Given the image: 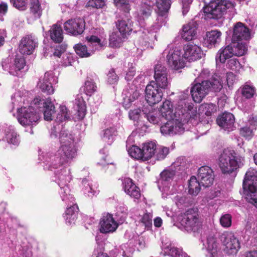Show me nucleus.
Here are the masks:
<instances>
[{
  "instance_id": "f257e3e1",
  "label": "nucleus",
  "mask_w": 257,
  "mask_h": 257,
  "mask_svg": "<svg viewBox=\"0 0 257 257\" xmlns=\"http://www.w3.org/2000/svg\"><path fill=\"white\" fill-rule=\"evenodd\" d=\"M173 112L172 103L169 100H165L160 109L162 118L167 121L160 127L161 133L165 135H174L182 133L185 130V123L197 117L196 109L186 104L181 100Z\"/></svg>"
},
{
  "instance_id": "f03ea898",
  "label": "nucleus",
  "mask_w": 257,
  "mask_h": 257,
  "mask_svg": "<svg viewBox=\"0 0 257 257\" xmlns=\"http://www.w3.org/2000/svg\"><path fill=\"white\" fill-rule=\"evenodd\" d=\"M59 139L61 146L51 159L49 169H56L69 164L77 156V149L72 135L68 134L67 131H62Z\"/></svg>"
},
{
  "instance_id": "7ed1b4c3",
  "label": "nucleus",
  "mask_w": 257,
  "mask_h": 257,
  "mask_svg": "<svg viewBox=\"0 0 257 257\" xmlns=\"http://www.w3.org/2000/svg\"><path fill=\"white\" fill-rule=\"evenodd\" d=\"M222 87L220 76L215 74L208 80L202 81L197 83L192 87L190 92L194 101L200 103L209 91H220Z\"/></svg>"
},
{
  "instance_id": "20e7f679",
  "label": "nucleus",
  "mask_w": 257,
  "mask_h": 257,
  "mask_svg": "<svg viewBox=\"0 0 257 257\" xmlns=\"http://www.w3.org/2000/svg\"><path fill=\"white\" fill-rule=\"evenodd\" d=\"M218 165L223 174H230L243 166L244 158L237 156L234 151L225 149L218 157Z\"/></svg>"
},
{
  "instance_id": "39448f33",
  "label": "nucleus",
  "mask_w": 257,
  "mask_h": 257,
  "mask_svg": "<svg viewBox=\"0 0 257 257\" xmlns=\"http://www.w3.org/2000/svg\"><path fill=\"white\" fill-rule=\"evenodd\" d=\"M233 7V4L227 0H211L204 7V12L208 19H218L226 13L228 9Z\"/></svg>"
},
{
  "instance_id": "423d86ee",
  "label": "nucleus",
  "mask_w": 257,
  "mask_h": 257,
  "mask_svg": "<svg viewBox=\"0 0 257 257\" xmlns=\"http://www.w3.org/2000/svg\"><path fill=\"white\" fill-rule=\"evenodd\" d=\"M87 39L89 43V47H92V50L90 48L88 50L85 45H83L81 44H77L74 46V49L77 54L82 58L90 56L95 50L103 47L107 43L105 39L102 40L95 36L87 37Z\"/></svg>"
},
{
  "instance_id": "0eeeda50",
  "label": "nucleus",
  "mask_w": 257,
  "mask_h": 257,
  "mask_svg": "<svg viewBox=\"0 0 257 257\" xmlns=\"http://www.w3.org/2000/svg\"><path fill=\"white\" fill-rule=\"evenodd\" d=\"M17 109L18 120L23 126L32 127L38 123L40 116L34 106L17 107Z\"/></svg>"
},
{
  "instance_id": "6e6552de",
  "label": "nucleus",
  "mask_w": 257,
  "mask_h": 257,
  "mask_svg": "<svg viewBox=\"0 0 257 257\" xmlns=\"http://www.w3.org/2000/svg\"><path fill=\"white\" fill-rule=\"evenodd\" d=\"M164 54H167V62L171 68L179 70L184 67L185 59L181 49L178 48H170L168 47L164 51Z\"/></svg>"
},
{
  "instance_id": "1a4fd4ad",
  "label": "nucleus",
  "mask_w": 257,
  "mask_h": 257,
  "mask_svg": "<svg viewBox=\"0 0 257 257\" xmlns=\"http://www.w3.org/2000/svg\"><path fill=\"white\" fill-rule=\"evenodd\" d=\"M154 78V80L150 83L151 84L164 91L169 88L170 83L168 78L167 70L162 64L158 63L155 65Z\"/></svg>"
},
{
  "instance_id": "9d476101",
  "label": "nucleus",
  "mask_w": 257,
  "mask_h": 257,
  "mask_svg": "<svg viewBox=\"0 0 257 257\" xmlns=\"http://www.w3.org/2000/svg\"><path fill=\"white\" fill-rule=\"evenodd\" d=\"M180 223L184 229L188 232L198 231L202 225L198 214L193 210H188L186 212Z\"/></svg>"
},
{
  "instance_id": "9b49d317",
  "label": "nucleus",
  "mask_w": 257,
  "mask_h": 257,
  "mask_svg": "<svg viewBox=\"0 0 257 257\" xmlns=\"http://www.w3.org/2000/svg\"><path fill=\"white\" fill-rule=\"evenodd\" d=\"M26 65L25 60L23 56H16L13 63H10L8 58L2 62V67L4 70L8 71L12 75L20 76Z\"/></svg>"
},
{
  "instance_id": "f8f14e48",
  "label": "nucleus",
  "mask_w": 257,
  "mask_h": 257,
  "mask_svg": "<svg viewBox=\"0 0 257 257\" xmlns=\"http://www.w3.org/2000/svg\"><path fill=\"white\" fill-rule=\"evenodd\" d=\"M220 240L225 246L224 251L228 254H235L240 248L239 240L232 232H224L220 236Z\"/></svg>"
},
{
  "instance_id": "ddd939ff",
  "label": "nucleus",
  "mask_w": 257,
  "mask_h": 257,
  "mask_svg": "<svg viewBox=\"0 0 257 257\" xmlns=\"http://www.w3.org/2000/svg\"><path fill=\"white\" fill-rule=\"evenodd\" d=\"M182 51L185 59L190 62L201 58L203 54L201 48L192 42L184 45Z\"/></svg>"
},
{
  "instance_id": "4468645a",
  "label": "nucleus",
  "mask_w": 257,
  "mask_h": 257,
  "mask_svg": "<svg viewBox=\"0 0 257 257\" xmlns=\"http://www.w3.org/2000/svg\"><path fill=\"white\" fill-rule=\"evenodd\" d=\"M164 91L151 83L148 84L145 90L146 101L150 105L159 103L162 100Z\"/></svg>"
},
{
  "instance_id": "2eb2a0df",
  "label": "nucleus",
  "mask_w": 257,
  "mask_h": 257,
  "mask_svg": "<svg viewBox=\"0 0 257 257\" xmlns=\"http://www.w3.org/2000/svg\"><path fill=\"white\" fill-rule=\"evenodd\" d=\"M140 90L135 86L129 89L123 90L122 93L123 97L122 104L125 109L130 108L133 105L137 104V100L140 96Z\"/></svg>"
},
{
  "instance_id": "dca6fc26",
  "label": "nucleus",
  "mask_w": 257,
  "mask_h": 257,
  "mask_svg": "<svg viewBox=\"0 0 257 257\" xmlns=\"http://www.w3.org/2000/svg\"><path fill=\"white\" fill-rule=\"evenodd\" d=\"M118 223L114 219L112 214H104L99 222V230L103 233L113 232L118 227Z\"/></svg>"
},
{
  "instance_id": "f3484780",
  "label": "nucleus",
  "mask_w": 257,
  "mask_h": 257,
  "mask_svg": "<svg viewBox=\"0 0 257 257\" xmlns=\"http://www.w3.org/2000/svg\"><path fill=\"white\" fill-rule=\"evenodd\" d=\"M85 29V22L81 18L70 20L64 23V29L73 35L81 34Z\"/></svg>"
},
{
  "instance_id": "a211bd4d",
  "label": "nucleus",
  "mask_w": 257,
  "mask_h": 257,
  "mask_svg": "<svg viewBox=\"0 0 257 257\" xmlns=\"http://www.w3.org/2000/svg\"><path fill=\"white\" fill-rule=\"evenodd\" d=\"M197 176L201 185L205 187H208L213 184L214 173L212 169L208 166L200 167L198 170Z\"/></svg>"
},
{
  "instance_id": "6ab92c4d",
  "label": "nucleus",
  "mask_w": 257,
  "mask_h": 257,
  "mask_svg": "<svg viewBox=\"0 0 257 257\" xmlns=\"http://www.w3.org/2000/svg\"><path fill=\"white\" fill-rule=\"evenodd\" d=\"M37 39L32 36H27L22 38L20 41L19 50L23 55H30L33 53L37 46Z\"/></svg>"
},
{
  "instance_id": "aec40b11",
  "label": "nucleus",
  "mask_w": 257,
  "mask_h": 257,
  "mask_svg": "<svg viewBox=\"0 0 257 257\" xmlns=\"http://www.w3.org/2000/svg\"><path fill=\"white\" fill-rule=\"evenodd\" d=\"M250 38L249 29L241 22L237 23L233 27L232 41H242Z\"/></svg>"
},
{
  "instance_id": "412c9836",
  "label": "nucleus",
  "mask_w": 257,
  "mask_h": 257,
  "mask_svg": "<svg viewBox=\"0 0 257 257\" xmlns=\"http://www.w3.org/2000/svg\"><path fill=\"white\" fill-rule=\"evenodd\" d=\"M235 118L234 115L229 112H224L218 116L216 122L221 128L228 131L233 130Z\"/></svg>"
},
{
  "instance_id": "4be33fe9",
  "label": "nucleus",
  "mask_w": 257,
  "mask_h": 257,
  "mask_svg": "<svg viewBox=\"0 0 257 257\" xmlns=\"http://www.w3.org/2000/svg\"><path fill=\"white\" fill-rule=\"evenodd\" d=\"M53 79L52 72H47L43 77L41 78L38 83V86L44 92L48 94H53L54 90L52 85Z\"/></svg>"
},
{
  "instance_id": "5701e85b",
  "label": "nucleus",
  "mask_w": 257,
  "mask_h": 257,
  "mask_svg": "<svg viewBox=\"0 0 257 257\" xmlns=\"http://www.w3.org/2000/svg\"><path fill=\"white\" fill-rule=\"evenodd\" d=\"M198 24L195 21H191L183 26L181 32V37L185 41L194 39L197 34Z\"/></svg>"
},
{
  "instance_id": "b1692460",
  "label": "nucleus",
  "mask_w": 257,
  "mask_h": 257,
  "mask_svg": "<svg viewBox=\"0 0 257 257\" xmlns=\"http://www.w3.org/2000/svg\"><path fill=\"white\" fill-rule=\"evenodd\" d=\"M257 186V171L250 168L246 172L243 182L244 190H252Z\"/></svg>"
},
{
  "instance_id": "393cba45",
  "label": "nucleus",
  "mask_w": 257,
  "mask_h": 257,
  "mask_svg": "<svg viewBox=\"0 0 257 257\" xmlns=\"http://www.w3.org/2000/svg\"><path fill=\"white\" fill-rule=\"evenodd\" d=\"M123 189L127 194L134 199H138L141 196L139 188L129 178L124 180Z\"/></svg>"
},
{
  "instance_id": "a878e982",
  "label": "nucleus",
  "mask_w": 257,
  "mask_h": 257,
  "mask_svg": "<svg viewBox=\"0 0 257 257\" xmlns=\"http://www.w3.org/2000/svg\"><path fill=\"white\" fill-rule=\"evenodd\" d=\"M204 245L210 257H215L218 250V243L214 235L210 234L208 236Z\"/></svg>"
},
{
  "instance_id": "bb28decb",
  "label": "nucleus",
  "mask_w": 257,
  "mask_h": 257,
  "mask_svg": "<svg viewBox=\"0 0 257 257\" xmlns=\"http://www.w3.org/2000/svg\"><path fill=\"white\" fill-rule=\"evenodd\" d=\"M221 33L217 30H212L206 33L204 44L207 47L211 48L218 44L221 41Z\"/></svg>"
},
{
  "instance_id": "cd10ccee",
  "label": "nucleus",
  "mask_w": 257,
  "mask_h": 257,
  "mask_svg": "<svg viewBox=\"0 0 257 257\" xmlns=\"http://www.w3.org/2000/svg\"><path fill=\"white\" fill-rule=\"evenodd\" d=\"M234 55L231 46L228 45L221 48L217 52L216 56V62L219 61L223 63L227 59H229Z\"/></svg>"
},
{
  "instance_id": "c85d7f7f",
  "label": "nucleus",
  "mask_w": 257,
  "mask_h": 257,
  "mask_svg": "<svg viewBox=\"0 0 257 257\" xmlns=\"http://www.w3.org/2000/svg\"><path fill=\"white\" fill-rule=\"evenodd\" d=\"M160 175V181L163 187V191L166 192L167 194L170 188L168 185L175 175V171L171 170H165L161 173Z\"/></svg>"
},
{
  "instance_id": "c756f323",
  "label": "nucleus",
  "mask_w": 257,
  "mask_h": 257,
  "mask_svg": "<svg viewBox=\"0 0 257 257\" xmlns=\"http://www.w3.org/2000/svg\"><path fill=\"white\" fill-rule=\"evenodd\" d=\"M44 117L46 120H52L53 115L55 114V108L54 103L50 98H48L43 102Z\"/></svg>"
},
{
  "instance_id": "7c9ffc66",
  "label": "nucleus",
  "mask_w": 257,
  "mask_h": 257,
  "mask_svg": "<svg viewBox=\"0 0 257 257\" xmlns=\"http://www.w3.org/2000/svg\"><path fill=\"white\" fill-rule=\"evenodd\" d=\"M156 148V144L154 142L149 141L145 143L142 147L143 159L148 160L154 156Z\"/></svg>"
},
{
  "instance_id": "2f4dec72",
  "label": "nucleus",
  "mask_w": 257,
  "mask_h": 257,
  "mask_svg": "<svg viewBox=\"0 0 257 257\" xmlns=\"http://www.w3.org/2000/svg\"><path fill=\"white\" fill-rule=\"evenodd\" d=\"M155 37L156 35L153 33H150L148 31L144 32L143 35L141 36L138 42V44L142 46L143 49L149 47L152 48V43L154 41Z\"/></svg>"
},
{
  "instance_id": "473e14b6",
  "label": "nucleus",
  "mask_w": 257,
  "mask_h": 257,
  "mask_svg": "<svg viewBox=\"0 0 257 257\" xmlns=\"http://www.w3.org/2000/svg\"><path fill=\"white\" fill-rule=\"evenodd\" d=\"M116 25L120 33L125 36L129 34L133 29L132 21L130 19L119 20L116 22Z\"/></svg>"
},
{
  "instance_id": "72a5a7b5",
  "label": "nucleus",
  "mask_w": 257,
  "mask_h": 257,
  "mask_svg": "<svg viewBox=\"0 0 257 257\" xmlns=\"http://www.w3.org/2000/svg\"><path fill=\"white\" fill-rule=\"evenodd\" d=\"M171 5V0H156V6L157 8V13L160 17L158 20L162 19V17L168 12Z\"/></svg>"
},
{
  "instance_id": "f704fd0d",
  "label": "nucleus",
  "mask_w": 257,
  "mask_h": 257,
  "mask_svg": "<svg viewBox=\"0 0 257 257\" xmlns=\"http://www.w3.org/2000/svg\"><path fill=\"white\" fill-rule=\"evenodd\" d=\"M5 137L9 144L17 146L19 143V136L15 132L14 127L12 125L9 126L5 130Z\"/></svg>"
},
{
  "instance_id": "c9c22d12",
  "label": "nucleus",
  "mask_w": 257,
  "mask_h": 257,
  "mask_svg": "<svg viewBox=\"0 0 257 257\" xmlns=\"http://www.w3.org/2000/svg\"><path fill=\"white\" fill-rule=\"evenodd\" d=\"M240 41H232L230 46H231L234 55L241 56L245 54L247 51V46L245 43Z\"/></svg>"
},
{
  "instance_id": "e433bc0d",
  "label": "nucleus",
  "mask_w": 257,
  "mask_h": 257,
  "mask_svg": "<svg viewBox=\"0 0 257 257\" xmlns=\"http://www.w3.org/2000/svg\"><path fill=\"white\" fill-rule=\"evenodd\" d=\"M51 39L56 43H61L63 39V31L61 27L57 25H54L49 30Z\"/></svg>"
},
{
  "instance_id": "4c0bfd02",
  "label": "nucleus",
  "mask_w": 257,
  "mask_h": 257,
  "mask_svg": "<svg viewBox=\"0 0 257 257\" xmlns=\"http://www.w3.org/2000/svg\"><path fill=\"white\" fill-rule=\"evenodd\" d=\"M200 182L195 176H192L188 182V192L193 196H196L200 191Z\"/></svg>"
},
{
  "instance_id": "58836bf2",
  "label": "nucleus",
  "mask_w": 257,
  "mask_h": 257,
  "mask_svg": "<svg viewBox=\"0 0 257 257\" xmlns=\"http://www.w3.org/2000/svg\"><path fill=\"white\" fill-rule=\"evenodd\" d=\"M152 11V8L149 5L144 4L141 6L138 14V22L142 27L144 26L143 21L151 15Z\"/></svg>"
},
{
  "instance_id": "ea45409f",
  "label": "nucleus",
  "mask_w": 257,
  "mask_h": 257,
  "mask_svg": "<svg viewBox=\"0 0 257 257\" xmlns=\"http://www.w3.org/2000/svg\"><path fill=\"white\" fill-rule=\"evenodd\" d=\"M125 36L124 35H122L119 32L112 33L109 37V46L113 48L119 47Z\"/></svg>"
},
{
  "instance_id": "a19ab883",
  "label": "nucleus",
  "mask_w": 257,
  "mask_h": 257,
  "mask_svg": "<svg viewBox=\"0 0 257 257\" xmlns=\"http://www.w3.org/2000/svg\"><path fill=\"white\" fill-rule=\"evenodd\" d=\"M30 13L35 19H39L42 14V9L39 0H30Z\"/></svg>"
},
{
  "instance_id": "79ce46f5",
  "label": "nucleus",
  "mask_w": 257,
  "mask_h": 257,
  "mask_svg": "<svg viewBox=\"0 0 257 257\" xmlns=\"http://www.w3.org/2000/svg\"><path fill=\"white\" fill-rule=\"evenodd\" d=\"M71 113L65 105H60L59 111L57 114L56 121L61 122L70 119Z\"/></svg>"
},
{
  "instance_id": "37998d69",
  "label": "nucleus",
  "mask_w": 257,
  "mask_h": 257,
  "mask_svg": "<svg viewBox=\"0 0 257 257\" xmlns=\"http://www.w3.org/2000/svg\"><path fill=\"white\" fill-rule=\"evenodd\" d=\"M58 180V185L59 186L66 185L71 180V176L69 170L63 169L56 175Z\"/></svg>"
},
{
  "instance_id": "c03bdc74",
  "label": "nucleus",
  "mask_w": 257,
  "mask_h": 257,
  "mask_svg": "<svg viewBox=\"0 0 257 257\" xmlns=\"http://www.w3.org/2000/svg\"><path fill=\"white\" fill-rule=\"evenodd\" d=\"M241 94L245 98H250L255 94V89L250 82H247L242 87Z\"/></svg>"
},
{
  "instance_id": "a18cd8bd",
  "label": "nucleus",
  "mask_w": 257,
  "mask_h": 257,
  "mask_svg": "<svg viewBox=\"0 0 257 257\" xmlns=\"http://www.w3.org/2000/svg\"><path fill=\"white\" fill-rule=\"evenodd\" d=\"M25 96H24V92L18 91L11 96L12 108L11 111L14 109L15 106L21 105V103L24 102Z\"/></svg>"
},
{
  "instance_id": "49530a36",
  "label": "nucleus",
  "mask_w": 257,
  "mask_h": 257,
  "mask_svg": "<svg viewBox=\"0 0 257 257\" xmlns=\"http://www.w3.org/2000/svg\"><path fill=\"white\" fill-rule=\"evenodd\" d=\"M116 134V130L115 127L108 128L103 131L102 139L108 144L110 145L114 140Z\"/></svg>"
},
{
  "instance_id": "de8ad7c7",
  "label": "nucleus",
  "mask_w": 257,
  "mask_h": 257,
  "mask_svg": "<svg viewBox=\"0 0 257 257\" xmlns=\"http://www.w3.org/2000/svg\"><path fill=\"white\" fill-rule=\"evenodd\" d=\"M216 111L215 105L212 103H205L200 105L199 108V112L202 114H205L206 116H211Z\"/></svg>"
},
{
  "instance_id": "09e8293b",
  "label": "nucleus",
  "mask_w": 257,
  "mask_h": 257,
  "mask_svg": "<svg viewBox=\"0 0 257 257\" xmlns=\"http://www.w3.org/2000/svg\"><path fill=\"white\" fill-rule=\"evenodd\" d=\"M74 104L76 106V109L79 113V115L81 118L85 114L86 105L82 96L78 95L76 98Z\"/></svg>"
},
{
  "instance_id": "8fccbe9b",
  "label": "nucleus",
  "mask_w": 257,
  "mask_h": 257,
  "mask_svg": "<svg viewBox=\"0 0 257 257\" xmlns=\"http://www.w3.org/2000/svg\"><path fill=\"white\" fill-rule=\"evenodd\" d=\"M127 148V152L128 154L132 158L136 159H143V155L142 152V149L138 147L135 145H132L130 148L128 147L127 144L126 145Z\"/></svg>"
},
{
  "instance_id": "3c124183",
  "label": "nucleus",
  "mask_w": 257,
  "mask_h": 257,
  "mask_svg": "<svg viewBox=\"0 0 257 257\" xmlns=\"http://www.w3.org/2000/svg\"><path fill=\"white\" fill-rule=\"evenodd\" d=\"M154 157L158 161L164 160L169 153V148L164 146H159L156 148Z\"/></svg>"
},
{
  "instance_id": "603ef678",
  "label": "nucleus",
  "mask_w": 257,
  "mask_h": 257,
  "mask_svg": "<svg viewBox=\"0 0 257 257\" xmlns=\"http://www.w3.org/2000/svg\"><path fill=\"white\" fill-rule=\"evenodd\" d=\"M172 166L176 169L184 170L189 166V164L184 157H180L173 163Z\"/></svg>"
},
{
  "instance_id": "864d4df0",
  "label": "nucleus",
  "mask_w": 257,
  "mask_h": 257,
  "mask_svg": "<svg viewBox=\"0 0 257 257\" xmlns=\"http://www.w3.org/2000/svg\"><path fill=\"white\" fill-rule=\"evenodd\" d=\"M61 190L60 191V196L62 200L63 201L67 202V201H70L71 203H73L74 201V198L69 193L70 190L67 185L60 186Z\"/></svg>"
},
{
  "instance_id": "5fc2aeb1",
  "label": "nucleus",
  "mask_w": 257,
  "mask_h": 257,
  "mask_svg": "<svg viewBox=\"0 0 257 257\" xmlns=\"http://www.w3.org/2000/svg\"><path fill=\"white\" fill-rule=\"evenodd\" d=\"M165 252L172 257H189L180 249L175 247H170L166 249Z\"/></svg>"
},
{
  "instance_id": "6e6d98bb",
  "label": "nucleus",
  "mask_w": 257,
  "mask_h": 257,
  "mask_svg": "<svg viewBox=\"0 0 257 257\" xmlns=\"http://www.w3.org/2000/svg\"><path fill=\"white\" fill-rule=\"evenodd\" d=\"M97 86L95 82L92 79H88L85 82L84 90L87 95L91 96L96 91Z\"/></svg>"
},
{
  "instance_id": "4d7b16f0",
  "label": "nucleus",
  "mask_w": 257,
  "mask_h": 257,
  "mask_svg": "<svg viewBox=\"0 0 257 257\" xmlns=\"http://www.w3.org/2000/svg\"><path fill=\"white\" fill-rule=\"evenodd\" d=\"M246 200L257 208V186L252 190H246Z\"/></svg>"
},
{
  "instance_id": "13d9d810",
  "label": "nucleus",
  "mask_w": 257,
  "mask_h": 257,
  "mask_svg": "<svg viewBox=\"0 0 257 257\" xmlns=\"http://www.w3.org/2000/svg\"><path fill=\"white\" fill-rule=\"evenodd\" d=\"M144 113L145 117H146L151 123L158 124L160 121H162L160 116H159L160 113L158 112V111L149 112L147 114L146 112Z\"/></svg>"
},
{
  "instance_id": "bf43d9fd",
  "label": "nucleus",
  "mask_w": 257,
  "mask_h": 257,
  "mask_svg": "<svg viewBox=\"0 0 257 257\" xmlns=\"http://www.w3.org/2000/svg\"><path fill=\"white\" fill-rule=\"evenodd\" d=\"M226 67L235 71H238L241 68V65L236 58L229 59L227 63Z\"/></svg>"
},
{
  "instance_id": "052dcab7",
  "label": "nucleus",
  "mask_w": 257,
  "mask_h": 257,
  "mask_svg": "<svg viewBox=\"0 0 257 257\" xmlns=\"http://www.w3.org/2000/svg\"><path fill=\"white\" fill-rule=\"evenodd\" d=\"M255 130L247 125L240 129V135L246 139H250L253 136V132Z\"/></svg>"
},
{
  "instance_id": "680f3d73",
  "label": "nucleus",
  "mask_w": 257,
  "mask_h": 257,
  "mask_svg": "<svg viewBox=\"0 0 257 257\" xmlns=\"http://www.w3.org/2000/svg\"><path fill=\"white\" fill-rule=\"evenodd\" d=\"M114 5L126 13L129 12L130 6L129 0H113Z\"/></svg>"
},
{
  "instance_id": "e2e57ef3",
  "label": "nucleus",
  "mask_w": 257,
  "mask_h": 257,
  "mask_svg": "<svg viewBox=\"0 0 257 257\" xmlns=\"http://www.w3.org/2000/svg\"><path fill=\"white\" fill-rule=\"evenodd\" d=\"M232 217L229 214L222 215L220 218V223L223 227L227 228L231 225Z\"/></svg>"
},
{
  "instance_id": "0e129e2a",
  "label": "nucleus",
  "mask_w": 257,
  "mask_h": 257,
  "mask_svg": "<svg viewBox=\"0 0 257 257\" xmlns=\"http://www.w3.org/2000/svg\"><path fill=\"white\" fill-rule=\"evenodd\" d=\"M82 184L84 186V193L89 197H92L95 194V191H92V188L86 179H84L82 180Z\"/></svg>"
},
{
  "instance_id": "69168bd1",
  "label": "nucleus",
  "mask_w": 257,
  "mask_h": 257,
  "mask_svg": "<svg viewBox=\"0 0 257 257\" xmlns=\"http://www.w3.org/2000/svg\"><path fill=\"white\" fill-rule=\"evenodd\" d=\"M105 5L104 0H89L87 3L86 6L92 8H102Z\"/></svg>"
},
{
  "instance_id": "338daca9",
  "label": "nucleus",
  "mask_w": 257,
  "mask_h": 257,
  "mask_svg": "<svg viewBox=\"0 0 257 257\" xmlns=\"http://www.w3.org/2000/svg\"><path fill=\"white\" fill-rule=\"evenodd\" d=\"M174 201L178 206L184 205L187 206L190 203V199L183 196L177 195L174 197Z\"/></svg>"
},
{
  "instance_id": "774afa93",
  "label": "nucleus",
  "mask_w": 257,
  "mask_h": 257,
  "mask_svg": "<svg viewBox=\"0 0 257 257\" xmlns=\"http://www.w3.org/2000/svg\"><path fill=\"white\" fill-rule=\"evenodd\" d=\"M152 216L150 214H145L141 219V222L145 225V227L149 229L152 226Z\"/></svg>"
}]
</instances>
